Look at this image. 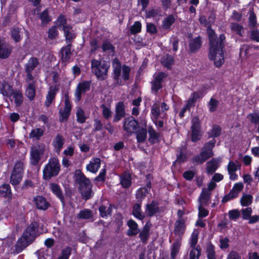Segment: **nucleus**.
I'll return each instance as SVG.
<instances>
[{"label":"nucleus","mask_w":259,"mask_h":259,"mask_svg":"<svg viewBox=\"0 0 259 259\" xmlns=\"http://www.w3.org/2000/svg\"><path fill=\"white\" fill-rule=\"evenodd\" d=\"M207 32L209 44V59L213 60L216 67H220L224 62L223 48L225 36L221 34L219 37L217 38L214 31L210 26L208 27Z\"/></svg>","instance_id":"nucleus-1"},{"label":"nucleus","mask_w":259,"mask_h":259,"mask_svg":"<svg viewBox=\"0 0 259 259\" xmlns=\"http://www.w3.org/2000/svg\"><path fill=\"white\" fill-rule=\"evenodd\" d=\"M39 223L33 221L26 228L22 236L18 239L15 246L17 253L22 252L24 248L31 244L41 232L39 231Z\"/></svg>","instance_id":"nucleus-2"},{"label":"nucleus","mask_w":259,"mask_h":259,"mask_svg":"<svg viewBox=\"0 0 259 259\" xmlns=\"http://www.w3.org/2000/svg\"><path fill=\"white\" fill-rule=\"evenodd\" d=\"M74 179L78 184V190L84 200L92 198L94 193L92 190L93 185L90 180L87 178L80 169H77L74 172Z\"/></svg>","instance_id":"nucleus-3"},{"label":"nucleus","mask_w":259,"mask_h":259,"mask_svg":"<svg viewBox=\"0 0 259 259\" xmlns=\"http://www.w3.org/2000/svg\"><path fill=\"white\" fill-rule=\"evenodd\" d=\"M109 65L105 61H98L93 59L91 61L93 73L100 80H104L107 75Z\"/></svg>","instance_id":"nucleus-4"},{"label":"nucleus","mask_w":259,"mask_h":259,"mask_svg":"<svg viewBox=\"0 0 259 259\" xmlns=\"http://www.w3.org/2000/svg\"><path fill=\"white\" fill-rule=\"evenodd\" d=\"M216 141L214 139L206 143L201 149L200 153L193 157L195 162H204L213 155L212 149L215 146Z\"/></svg>","instance_id":"nucleus-5"},{"label":"nucleus","mask_w":259,"mask_h":259,"mask_svg":"<svg viewBox=\"0 0 259 259\" xmlns=\"http://www.w3.org/2000/svg\"><path fill=\"white\" fill-rule=\"evenodd\" d=\"M23 174V163H15L10 177V183L13 186L18 185L22 181Z\"/></svg>","instance_id":"nucleus-6"},{"label":"nucleus","mask_w":259,"mask_h":259,"mask_svg":"<svg viewBox=\"0 0 259 259\" xmlns=\"http://www.w3.org/2000/svg\"><path fill=\"white\" fill-rule=\"evenodd\" d=\"M60 163H48L43 170V177L45 180L57 176L60 170Z\"/></svg>","instance_id":"nucleus-7"},{"label":"nucleus","mask_w":259,"mask_h":259,"mask_svg":"<svg viewBox=\"0 0 259 259\" xmlns=\"http://www.w3.org/2000/svg\"><path fill=\"white\" fill-rule=\"evenodd\" d=\"M139 127V123L133 117H128L124 119L123 129L125 131L132 134L135 133Z\"/></svg>","instance_id":"nucleus-8"},{"label":"nucleus","mask_w":259,"mask_h":259,"mask_svg":"<svg viewBox=\"0 0 259 259\" xmlns=\"http://www.w3.org/2000/svg\"><path fill=\"white\" fill-rule=\"evenodd\" d=\"M159 203L158 201L152 200L150 203L146 205L145 212L149 217H152L157 213L161 212V207L159 206Z\"/></svg>","instance_id":"nucleus-9"},{"label":"nucleus","mask_w":259,"mask_h":259,"mask_svg":"<svg viewBox=\"0 0 259 259\" xmlns=\"http://www.w3.org/2000/svg\"><path fill=\"white\" fill-rule=\"evenodd\" d=\"M33 201L36 209L41 210H46L51 206L47 199L42 195H36L33 197Z\"/></svg>","instance_id":"nucleus-10"},{"label":"nucleus","mask_w":259,"mask_h":259,"mask_svg":"<svg viewBox=\"0 0 259 259\" xmlns=\"http://www.w3.org/2000/svg\"><path fill=\"white\" fill-rule=\"evenodd\" d=\"M192 125L191 126V139L193 142H196L200 140V121L199 118L197 117H194L193 118Z\"/></svg>","instance_id":"nucleus-11"},{"label":"nucleus","mask_w":259,"mask_h":259,"mask_svg":"<svg viewBox=\"0 0 259 259\" xmlns=\"http://www.w3.org/2000/svg\"><path fill=\"white\" fill-rule=\"evenodd\" d=\"M186 230L185 220H177L176 221L174 233L176 236L178 237L177 239H182Z\"/></svg>","instance_id":"nucleus-12"},{"label":"nucleus","mask_w":259,"mask_h":259,"mask_svg":"<svg viewBox=\"0 0 259 259\" xmlns=\"http://www.w3.org/2000/svg\"><path fill=\"white\" fill-rule=\"evenodd\" d=\"M50 188L52 193L60 200L63 206H64L65 204V199L60 185L56 183H52L50 184Z\"/></svg>","instance_id":"nucleus-13"},{"label":"nucleus","mask_w":259,"mask_h":259,"mask_svg":"<svg viewBox=\"0 0 259 259\" xmlns=\"http://www.w3.org/2000/svg\"><path fill=\"white\" fill-rule=\"evenodd\" d=\"M152 224L150 222H147L143 226L141 232H139V237L143 244H146L150 237V230Z\"/></svg>","instance_id":"nucleus-14"},{"label":"nucleus","mask_w":259,"mask_h":259,"mask_svg":"<svg viewBox=\"0 0 259 259\" xmlns=\"http://www.w3.org/2000/svg\"><path fill=\"white\" fill-rule=\"evenodd\" d=\"M241 166V163H228L227 168L230 175L229 178L231 180L235 181L237 180L238 175L236 174V171L240 169Z\"/></svg>","instance_id":"nucleus-15"},{"label":"nucleus","mask_w":259,"mask_h":259,"mask_svg":"<svg viewBox=\"0 0 259 259\" xmlns=\"http://www.w3.org/2000/svg\"><path fill=\"white\" fill-rule=\"evenodd\" d=\"M125 116V108L122 102H119L116 106L115 114L113 121L116 122Z\"/></svg>","instance_id":"nucleus-16"},{"label":"nucleus","mask_w":259,"mask_h":259,"mask_svg":"<svg viewBox=\"0 0 259 259\" xmlns=\"http://www.w3.org/2000/svg\"><path fill=\"white\" fill-rule=\"evenodd\" d=\"M45 151V147L41 145H36L31 148V156L35 162H38L41 156Z\"/></svg>","instance_id":"nucleus-17"},{"label":"nucleus","mask_w":259,"mask_h":259,"mask_svg":"<svg viewBox=\"0 0 259 259\" xmlns=\"http://www.w3.org/2000/svg\"><path fill=\"white\" fill-rule=\"evenodd\" d=\"M167 76V74L163 72L159 73L152 82V91L157 92L160 89L162 88L161 82L162 79Z\"/></svg>","instance_id":"nucleus-18"},{"label":"nucleus","mask_w":259,"mask_h":259,"mask_svg":"<svg viewBox=\"0 0 259 259\" xmlns=\"http://www.w3.org/2000/svg\"><path fill=\"white\" fill-rule=\"evenodd\" d=\"M12 48L8 44L0 39V58H7L11 53Z\"/></svg>","instance_id":"nucleus-19"},{"label":"nucleus","mask_w":259,"mask_h":259,"mask_svg":"<svg viewBox=\"0 0 259 259\" xmlns=\"http://www.w3.org/2000/svg\"><path fill=\"white\" fill-rule=\"evenodd\" d=\"M90 89V83L88 81H84L82 83L78 84L77 88L75 91V96L77 100L79 101L81 99V95L82 93H85Z\"/></svg>","instance_id":"nucleus-20"},{"label":"nucleus","mask_w":259,"mask_h":259,"mask_svg":"<svg viewBox=\"0 0 259 259\" xmlns=\"http://www.w3.org/2000/svg\"><path fill=\"white\" fill-rule=\"evenodd\" d=\"M120 184L124 189L129 188L132 184L131 175L125 171L119 176Z\"/></svg>","instance_id":"nucleus-21"},{"label":"nucleus","mask_w":259,"mask_h":259,"mask_svg":"<svg viewBox=\"0 0 259 259\" xmlns=\"http://www.w3.org/2000/svg\"><path fill=\"white\" fill-rule=\"evenodd\" d=\"M0 196L7 198L9 201L12 200L13 195L10 184H3L0 186Z\"/></svg>","instance_id":"nucleus-22"},{"label":"nucleus","mask_w":259,"mask_h":259,"mask_svg":"<svg viewBox=\"0 0 259 259\" xmlns=\"http://www.w3.org/2000/svg\"><path fill=\"white\" fill-rule=\"evenodd\" d=\"M201 45V37L200 36L191 39L189 42L190 51L194 53L197 52L199 50Z\"/></svg>","instance_id":"nucleus-23"},{"label":"nucleus","mask_w":259,"mask_h":259,"mask_svg":"<svg viewBox=\"0 0 259 259\" xmlns=\"http://www.w3.org/2000/svg\"><path fill=\"white\" fill-rule=\"evenodd\" d=\"M127 225L129 228L126 233L128 236H135L139 233L140 230L138 229V225L133 219H130L127 221Z\"/></svg>","instance_id":"nucleus-24"},{"label":"nucleus","mask_w":259,"mask_h":259,"mask_svg":"<svg viewBox=\"0 0 259 259\" xmlns=\"http://www.w3.org/2000/svg\"><path fill=\"white\" fill-rule=\"evenodd\" d=\"M151 190L145 187H141L136 192L135 196L139 202H142L148 194H150Z\"/></svg>","instance_id":"nucleus-25"},{"label":"nucleus","mask_w":259,"mask_h":259,"mask_svg":"<svg viewBox=\"0 0 259 259\" xmlns=\"http://www.w3.org/2000/svg\"><path fill=\"white\" fill-rule=\"evenodd\" d=\"M71 44H68L66 46L63 47L60 50L61 58L62 62H68L72 55L71 52Z\"/></svg>","instance_id":"nucleus-26"},{"label":"nucleus","mask_w":259,"mask_h":259,"mask_svg":"<svg viewBox=\"0 0 259 259\" xmlns=\"http://www.w3.org/2000/svg\"><path fill=\"white\" fill-rule=\"evenodd\" d=\"M58 90L59 88L57 86H52L50 88V90L47 95L46 101L45 102V105L47 107H49L52 104Z\"/></svg>","instance_id":"nucleus-27"},{"label":"nucleus","mask_w":259,"mask_h":259,"mask_svg":"<svg viewBox=\"0 0 259 259\" xmlns=\"http://www.w3.org/2000/svg\"><path fill=\"white\" fill-rule=\"evenodd\" d=\"M142 202H139L134 204L133 206L132 214L135 218L140 220H143L145 216L142 212L141 208Z\"/></svg>","instance_id":"nucleus-28"},{"label":"nucleus","mask_w":259,"mask_h":259,"mask_svg":"<svg viewBox=\"0 0 259 259\" xmlns=\"http://www.w3.org/2000/svg\"><path fill=\"white\" fill-rule=\"evenodd\" d=\"M211 198V192L207 190L206 188H203L199 197L200 204L207 205Z\"/></svg>","instance_id":"nucleus-29"},{"label":"nucleus","mask_w":259,"mask_h":259,"mask_svg":"<svg viewBox=\"0 0 259 259\" xmlns=\"http://www.w3.org/2000/svg\"><path fill=\"white\" fill-rule=\"evenodd\" d=\"M71 106L65 105L64 109H60L59 111V121L61 122L66 121L70 115Z\"/></svg>","instance_id":"nucleus-30"},{"label":"nucleus","mask_w":259,"mask_h":259,"mask_svg":"<svg viewBox=\"0 0 259 259\" xmlns=\"http://www.w3.org/2000/svg\"><path fill=\"white\" fill-rule=\"evenodd\" d=\"M186 151V147L185 146L179 147L177 149V159L175 162H184L188 160Z\"/></svg>","instance_id":"nucleus-31"},{"label":"nucleus","mask_w":259,"mask_h":259,"mask_svg":"<svg viewBox=\"0 0 259 259\" xmlns=\"http://www.w3.org/2000/svg\"><path fill=\"white\" fill-rule=\"evenodd\" d=\"M38 59L36 57H32L29 59L27 63L25 65V70L26 72H32L39 64Z\"/></svg>","instance_id":"nucleus-32"},{"label":"nucleus","mask_w":259,"mask_h":259,"mask_svg":"<svg viewBox=\"0 0 259 259\" xmlns=\"http://www.w3.org/2000/svg\"><path fill=\"white\" fill-rule=\"evenodd\" d=\"M181 240L182 239H176L173 243L170 253L171 259H175L176 255L180 251L181 245Z\"/></svg>","instance_id":"nucleus-33"},{"label":"nucleus","mask_w":259,"mask_h":259,"mask_svg":"<svg viewBox=\"0 0 259 259\" xmlns=\"http://www.w3.org/2000/svg\"><path fill=\"white\" fill-rule=\"evenodd\" d=\"M38 18L41 20L42 25H46L52 21V18L49 15L48 9H45L43 12L39 13Z\"/></svg>","instance_id":"nucleus-34"},{"label":"nucleus","mask_w":259,"mask_h":259,"mask_svg":"<svg viewBox=\"0 0 259 259\" xmlns=\"http://www.w3.org/2000/svg\"><path fill=\"white\" fill-rule=\"evenodd\" d=\"M113 66L114 68V78L118 81L121 73V64L119 61L115 58L113 61Z\"/></svg>","instance_id":"nucleus-35"},{"label":"nucleus","mask_w":259,"mask_h":259,"mask_svg":"<svg viewBox=\"0 0 259 259\" xmlns=\"http://www.w3.org/2000/svg\"><path fill=\"white\" fill-rule=\"evenodd\" d=\"M135 133L136 134V138L138 143H143L147 139V131L145 128H141L137 130Z\"/></svg>","instance_id":"nucleus-36"},{"label":"nucleus","mask_w":259,"mask_h":259,"mask_svg":"<svg viewBox=\"0 0 259 259\" xmlns=\"http://www.w3.org/2000/svg\"><path fill=\"white\" fill-rule=\"evenodd\" d=\"M64 139L61 134H58L54 140L53 144L57 152L61 149L64 144Z\"/></svg>","instance_id":"nucleus-37"},{"label":"nucleus","mask_w":259,"mask_h":259,"mask_svg":"<svg viewBox=\"0 0 259 259\" xmlns=\"http://www.w3.org/2000/svg\"><path fill=\"white\" fill-rule=\"evenodd\" d=\"M63 31L67 43L71 44L72 40L75 38L76 36L74 33H73V30H72V27L70 26L66 28L65 27L64 29H63Z\"/></svg>","instance_id":"nucleus-38"},{"label":"nucleus","mask_w":259,"mask_h":259,"mask_svg":"<svg viewBox=\"0 0 259 259\" xmlns=\"http://www.w3.org/2000/svg\"><path fill=\"white\" fill-rule=\"evenodd\" d=\"M93 217L92 211L89 209H84L80 210L77 215L78 219L88 220Z\"/></svg>","instance_id":"nucleus-39"},{"label":"nucleus","mask_w":259,"mask_h":259,"mask_svg":"<svg viewBox=\"0 0 259 259\" xmlns=\"http://www.w3.org/2000/svg\"><path fill=\"white\" fill-rule=\"evenodd\" d=\"M123 217L121 213H118L115 215L114 223L116 225L115 232L117 233H119L122 226H123Z\"/></svg>","instance_id":"nucleus-40"},{"label":"nucleus","mask_w":259,"mask_h":259,"mask_svg":"<svg viewBox=\"0 0 259 259\" xmlns=\"http://www.w3.org/2000/svg\"><path fill=\"white\" fill-rule=\"evenodd\" d=\"M257 25L256 17L253 11L250 10L249 12L248 26L250 29H253Z\"/></svg>","instance_id":"nucleus-41"},{"label":"nucleus","mask_w":259,"mask_h":259,"mask_svg":"<svg viewBox=\"0 0 259 259\" xmlns=\"http://www.w3.org/2000/svg\"><path fill=\"white\" fill-rule=\"evenodd\" d=\"M14 92L12 87L8 83L3 84L1 89V92L4 96L10 97Z\"/></svg>","instance_id":"nucleus-42"},{"label":"nucleus","mask_w":259,"mask_h":259,"mask_svg":"<svg viewBox=\"0 0 259 259\" xmlns=\"http://www.w3.org/2000/svg\"><path fill=\"white\" fill-rule=\"evenodd\" d=\"M253 197L250 194H243L240 199V203L242 206H248L252 202Z\"/></svg>","instance_id":"nucleus-43"},{"label":"nucleus","mask_w":259,"mask_h":259,"mask_svg":"<svg viewBox=\"0 0 259 259\" xmlns=\"http://www.w3.org/2000/svg\"><path fill=\"white\" fill-rule=\"evenodd\" d=\"M35 95V83H29L26 90V95L30 100H32Z\"/></svg>","instance_id":"nucleus-44"},{"label":"nucleus","mask_w":259,"mask_h":259,"mask_svg":"<svg viewBox=\"0 0 259 259\" xmlns=\"http://www.w3.org/2000/svg\"><path fill=\"white\" fill-rule=\"evenodd\" d=\"M148 133L149 135L148 140L151 144H153L158 140L159 134L155 131L152 126L148 127Z\"/></svg>","instance_id":"nucleus-45"},{"label":"nucleus","mask_w":259,"mask_h":259,"mask_svg":"<svg viewBox=\"0 0 259 259\" xmlns=\"http://www.w3.org/2000/svg\"><path fill=\"white\" fill-rule=\"evenodd\" d=\"M201 253V249L199 245L196 248H192L189 253V259H199Z\"/></svg>","instance_id":"nucleus-46"},{"label":"nucleus","mask_w":259,"mask_h":259,"mask_svg":"<svg viewBox=\"0 0 259 259\" xmlns=\"http://www.w3.org/2000/svg\"><path fill=\"white\" fill-rule=\"evenodd\" d=\"M175 18L172 15H170L165 18L162 23V27L163 29H167L170 28L175 22Z\"/></svg>","instance_id":"nucleus-47"},{"label":"nucleus","mask_w":259,"mask_h":259,"mask_svg":"<svg viewBox=\"0 0 259 259\" xmlns=\"http://www.w3.org/2000/svg\"><path fill=\"white\" fill-rule=\"evenodd\" d=\"M206 252L207 259H216L215 247L212 243H210L207 246Z\"/></svg>","instance_id":"nucleus-48"},{"label":"nucleus","mask_w":259,"mask_h":259,"mask_svg":"<svg viewBox=\"0 0 259 259\" xmlns=\"http://www.w3.org/2000/svg\"><path fill=\"white\" fill-rule=\"evenodd\" d=\"M161 63L168 69H170L174 63V58L172 56L167 54L161 60Z\"/></svg>","instance_id":"nucleus-49"},{"label":"nucleus","mask_w":259,"mask_h":259,"mask_svg":"<svg viewBox=\"0 0 259 259\" xmlns=\"http://www.w3.org/2000/svg\"><path fill=\"white\" fill-rule=\"evenodd\" d=\"M12 96L17 107L21 106L23 102V98L22 93L19 91L14 92Z\"/></svg>","instance_id":"nucleus-50"},{"label":"nucleus","mask_w":259,"mask_h":259,"mask_svg":"<svg viewBox=\"0 0 259 259\" xmlns=\"http://www.w3.org/2000/svg\"><path fill=\"white\" fill-rule=\"evenodd\" d=\"M35 187L34 183L30 179L25 180L21 186L22 191L28 190L29 189H33Z\"/></svg>","instance_id":"nucleus-51"},{"label":"nucleus","mask_w":259,"mask_h":259,"mask_svg":"<svg viewBox=\"0 0 259 259\" xmlns=\"http://www.w3.org/2000/svg\"><path fill=\"white\" fill-rule=\"evenodd\" d=\"M221 134V128L218 125H213L212 130L208 133V138L217 137Z\"/></svg>","instance_id":"nucleus-52"},{"label":"nucleus","mask_w":259,"mask_h":259,"mask_svg":"<svg viewBox=\"0 0 259 259\" xmlns=\"http://www.w3.org/2000/svg\"><path fill=\"white\" fill-rule=\"evenodd\" d=\"M142 25L141 23L139 21H136L135 22L130 29V33L131 34H136L141 32Z\"/></svg>","instance_id":"nucleus-53"},{"label":"nucleus","mask_w":259,"mask_h":259,"mask_svg":"<svg viewBox=\"0 0 259 259\" xmlns=\"http://www.w3.org/2000/svg\"><path fill=\"white\" fill-rule=\"evenodd\" d=\"M219 103L220 102L218 100L211 98L208 104L209 111L210 112H213L217 111Z\"/></svg>","instance_id":"nucleus-54"},{"label":"nucleus","mask_w":259,"mask_h":259,"mask_svg":"<svg viewBox=\"0 0 259 259\" xmlns=\"http://www.w3.org/2000/svg\"><path fill=\"white\" fill-rule=\"evenodd\" d=\"M76 117L77 121L80 123L85 122L87 119V117L85 116L84 112L81 108H78L77 109Z\"/></svg>","instance_id":"nucleus-55"},{"label":"nucleus","mask_w":259,"mask_h":259,"mask_svg":"<svg viewBox=\"0 0 259 259\" xmlns=\"http://www.w3.org/2000/svg\"><path fill=\"white\" fill-rule=\"evenodd\" d=\"M198 233L194 231L191 234L190 237V247L192 248H196V244L198 242Z\"/></svg>","instance_id":"nucleus-56"},{"label":"nucleus","mask_w":259,"mask_h":259,"mask_svg":"<svg viewBox=\"0 0 259 259\" xmlns=\"http://www.w3.org/2000/svg\"><path fill=\"white\" fill-rule=\"evenodd\" d=\"M203 205V204H200L198 206V217L199 219H202L206 217L209 214V211L207 209L205 208Z\"/></svg>","instance_id":"nucleus-57"},{"label":"nucleus","mask_w":259,"mask_h":259,"mask_svg":"<svg viewBox=\"0 0 259 259\" xmlns=\"http://www.w3.org/2000/svg\"><path fill=\"white\" fill-rule=\"evenodd\" d=\"M72 248L70 246H66L62 250L60 256L64 259H69L72 253Z\"/></svg>","instance_id":"nucleus-58"},{"label":"nucleus","mask_w":259,"mask_h":259,"mask_svg":"<svg viewBox=\"0 0 259 259\" xmlns=\"http://www.w3.org/2000/svg\"><path fill=\"white\" fill-rule=\"evenodd\" d=\"M101 163H89L87 165V169L93 173H96L100 167Z\"/></svg>","instance_id":"nucleus-59"},{"label":"nucleus","mask_w":259,"mask_h":259,"mask_svg":"<svg viewBox=\"0 0 259 259\" xmlns=\"http://www.w3.org/2000/svg\"><path fill=\"white\" fill-rule=\"evenodd\" d=\"M102 49L103 52L109 51L112 53H114V47L108 41H105L102 46Z\"/></svg>","instance_id":"nucleus-60"},{"label":"nucleus","mask_w":259,"mask_h":259,"mask_svg":"<svg viewBox=\"0 0 259 259\" xmlns=\"http://www.w3.org/2000/svg\"><path fill=\"white\" fill-rule=\"evenodd\" d=\"M57 26H54L51 27L48 31V37L50 39H55L58 35Z\"/></svg>","instance_id":"nucleus-61"},{"label":"nucleus","mask_w":259,"mask_h":259,"mask_svg":"<svg viewBox=\"0 0 259 259\" xmlns=\"http://www.w3.org/2000/svg\"><path fill=\"white\" fill-rule=\"evenodd\" d=\"M44 134V131L40 128L33 130L30 134V138H36L38 139Z\"/></svg>","instance_id":"nucleus-62"},{"label":"nucleus","mask_w":259,"mask_h":259,"mask_svg":"<svg viewBox=\"0 0 259 259\" xmlns=\"http://www.w3.org/2000/svg\"><path fill=\"white\" fill-rule=\"evenodd\" d=\"M206 172L209 175L213 174L218 168V164L219 163H207Z\"/></svg>","instance_id":"nucleus-63"},{"label":"nucleus","mask_w":259,"mask_h":259,"mask_svg":"<svg viewBox=\"0 0 259 259\" xmlns=\"http://www.w3.org/2000/svg\"><path fill=\"white\" fill-rule=\"evenodd\" d=\"M230 27L232 30L236 32L239 35H242V32L243 31V28L242 26L237 23H232Z\"/></svg>","instance_id":"nucleus-64"}]
</instances>
